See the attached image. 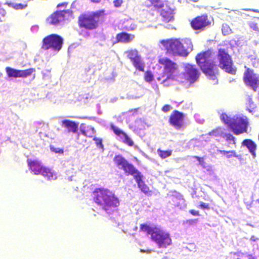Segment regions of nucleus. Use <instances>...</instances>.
Masks as SVG:
<instances>
[{
	"label": "nucleus",
	"mask_w": 259,
	"mask_h": 259,
	"mask_svg": "<svg viewBox=\"0 0 259 259\" xmlns=\"http://www.w3.org/2000/svg\"><path fill=\"white\" fill-rule=\"evenodd\" d=\"M93 197L96 203L101 206L108 214H111L113 210L120 204L119 198L114 193L108 189L99 188L96 189L93 193Z\"/></svg>",
	"instance_id": "f257e3e1"
},
{
	"label": "nucleus",
	"mask_w": 259,
	"mask_h": 259,
	"mask_svg": "<svg viewBox=\"0 0 259 259\" xmlns=\"http://www.w3.org/2000/svg\"><path fill=\"white\" fill-rule=\"evenodd\" d=\"M114 161L119 169L123 170L125 173L134 177L138 188L142 192L147 194L149 190V187L143 181L144 176L133 164L120 155H115Z\"/></svg>",
	"instance_id": "f03ea898"
},
{
	"label": "nucleus",
	"mask_w": 259,
	"mask_h": 259,
	"mask_svg": "<svg viewBox=\"0 0 259 259\" xmlns=\"http://www.w3.org/2000/svg\"><path fill=\"white\" fill-rule=\"evenodd\" d=\"M197 64L202 71L210 79L214 82L213 84L218 83L217 74L218 73V67L213 60L211 52L207 50L199 53L195 57Z\"/></svg>",
	"instance_id": "7ed1b4c3"
},
{
	"label": "nucleus",
	"mask_w": 259,
	"mask_h": 259,
	"mask_svg": "<svg viewBox=\"0 0 259 259\" xmlns=\"http://www.w3.org/2000/svg\"><path fill=\"white\" fill-rule=\"evenodd\" d=\"M140 229L150 235L151 240L159 248H165L171 243L169 233L160 227H152L146 224H143L140 225Z\"/></svg>",
	"instance_id": "20e7f679"
},
{
	"label": "nucleus",
	"mask_w": 259,
	"mask_h": 259,
	"mask_svg": "<svg viewBox=\"0 0 259 259\" xmlns=\"http://www.w3.org/2000/svg\"><path fill=\"white\" fill-rule=\"evenodd\" d=\"M160 42L168 53L174 55L187 56L193 50L191 40L188 38L184 40L186 46L178 39L162 40Z\"/></svg>",
	"instance_id": "39448f33"
},
{
	"label": "nucleus",
	"mask_w": 259,
	"mask_h": 259,
	"mask_svg": "<svg viewBox=\"0 0 259 259\" xmlns=\"http://www.w3.org/2000/svg\"><path fill=\"white\" fill-rule=\"evenodd\" d=\"M219 113L220 114L221 120L227 124L235 135H238L247 132L248 121L246 117L234 116L231 117L225 113Z\"/></svg>",
	"instance_id": "423d86ee"
},
{
	"label": "nucleus",
	"mask_w": 259,
	"mask_h": 259,
	"mask_svg": "<svg viewBox=\"0 0 259 259\" xmlns=\"http://www.w3.org/2000/svg\"><path fill=\"white\" fill-rule=\"evenodd\" d=\"M105 11L101 10L90 14L81 15L78 19L80 27L89 30H93L97 28L100 17L104 15Z\"/></svg>",
	"instance_id": "0eeeda50"
},
{
	"label": "nucleus",
	"mask_w": 259,
	"mask_h": 259,
	"mask_svg": "<svg viewBox=\"0 0 259 259\" xmlns=\"http://www.w3.org/2000/svg\"><path fill=\"white\" fill-rule=\"evenodd\" d=\"M27 163L30 169L35 175L40 174L48 180L57 179V175L52 170L44 166L40 161L28 159Z\"/></svg>",
	"instance_id": "6e6552de"
},
{
	"label": "nucleus",
	"mask_w": 259,
	"mask_h": 259,
	"mask_svg": "<svg viewBox=\"0 0 259 259\" xmlns=\"http://www.w3.org/2000/svg\"><path fill=\"white\" fill-rule=\"evenodd\" d=\"M218 59L219 61V66L224 70L226 72L235 74L236 69L233 67V61L228 51L225 49H218L217 54Z\"/></svg>",
	"instance_id": "1a4fd4ad"
},
{
	"label": "nucleus",
	"mask_w": 259,
	"mask_h": 259,
	"mask_svg": "<svg viewBox=\"0 0 259 259\" xmlns=\"http://www.w3.org/2000/svg\"><path fill=\"white\" fill-rule=\"evenodd\" d=\"M63 38L56 34H52L46 36L42 40L41 48L44 50L52 49L58 52L62 48Z\"/></svg>",
	"instance_id": "9d476101"
},
{
	"label": "nucleus",
	"mask_w": 259,
	"mask_h": 259,
	"mask_svg": "<svg viewBox=\"0 0 259 259\" xmlns=\"http://www.w3.org/2000/svg\"><path fill=\"white\" fill-rule=\"evenodd\" d=\"M157 9L163 18V21L170 22L174 19L173 10L168 7L164 0H148Z\"/></svg>",
	"instance_id": "9b49d317"
},
{
	"label": "nucleus",
	"mask_w": 259,
	"mask_h": 259,
	"mask_svg": "<svg viewBox=\"0 0 259 259\" xmlns=\"http://www.w3.org/2000/svg\"><path fill=\"white\" fill-rule=\"evenodd\" d=\"M159 62L164 66V74L166 78L162 82L164 84H166L167 79L172 78L173 74L177 69V66L175 62L166 58H161L159 59Z\"/></svg>",
	"instance_id": "f8f14e48"
},
{
	"label": "nucleus",
	"mask_w": 259,
	"mask_h": 259,
	"mask_svg": "<svg viewBox=\"0 0 259 259\" xmlns=\"http://www.w3.org/2000/svg\"><path fill=\"white\" fill-rule=\"evenodd\" d=\"M243 80L246 85L256 92L259 85V74L247 68L244 73Z\"/></svg>",
	"instance_id": "ddd939ff"
},
{
	"label": "nucleus",
	"mask_w": 259,
	"mask_h": 259,
	"mask_svg": "<svg viewBox=\"0 0 259 259\" xmlns=\"http://www.w3.org/2000/svg\"><path fill=\"white\" fill-rule=\"evenodd\" d=\"M199 75L200 72L195 67V65L190 64H187L185 65L184 76L190 83L195 82L198 79Z\"/></svg>",
	"instance_id": "4468645a"
},
{
	"label": "nucleus",
	"mask_w": 259,
	"mask_h": 259,
	"mask_svg": "<svg viewBox=\"0 0 259 259\" xmlns=\"http://www.w3.org/2000/svg\"><path fill=\"white\" fill-rule=\"evenodd\" d=\"M34 71L35 69L33 68H29L26 70H18L10 67L6 68V73L9 77H26L30 75Z\"/></svg>",
	"instance_id": "2eb2a0df"
},
{
	"label": "nucleus",
	"mask_w": 259,
	"mask_h": 259,
	"mask_svg": "<svg viewBox=\"0 0 259 259\" xmlns=\"http://www.w3.org/2000/svg\"><path fill=\"white\" fill-rule=\"evenodd\" d=\"M184 118L183 113L175 110L170 116L169 122L176 129L180 130L183 125Z\"/></svg>",
	"instance_id": "dca6fc26"
},
{
	"label": "nucleus",
	"mask_w": 259,
	"mask_h": 259,
	"mask_svg": "<svg viewBox=\"0 0 259 259\" xmlns=\"http://www.w3.org/2000/svg\"><path fill=\"white\" fill-rule=\"evenodd\" d=\"M110 128L113 133L118 136L120 140L124 144L129 146H133L134 145V142L131 138L122 130L118 128L117 126L114 125L113 124H111Z\"/></svg>",
	"instance_id": "f3484780"
},
{
	"label": "nucleus",
	"mask_w": 259,
	"mask_h": 259,
	"mask_svg": "<svg viewBox=\"0 0 259 259\" xmlns=\"http://www.w3.org/2000/svg\"><path fill=\"white\" fill-rule=\"evenodd\" d=\"M61 125L65 128V131L67 133L77 134V136H79L78 131L79 128L78 122L65 119L61 121Z\"/></svg>",
	"instance_id": "a211bd4d"
},
{
	"label": "nucleus",
	"mask_w": 259,
	"mask_h": 259,
	"mask_svg": "<svg viewBox=\"0 0 259 259\" xmlns=\"http://www.w3.org/2000/svg\"><path fill=\"white\" fill-rule=\"evenodd\" d=\"M210 136L215 137H221L226 139L229 144H235V138L231 134L224 132L221 128H218L208 134Z\"/></svg>",
	"instance_id": "6ab92c4d"
},
{
	"label": "nucleus",
	"mask_w": 259,
	"mask_h": 259,
	"mask_svg": "<svg viewBox=\"0 0 259 259\" xmlns=\"http://www.w3.org/2000/svg\"><path fill=\"white\" fill-rule=\"evenodd\" d=\"M172 204L176 207L182 209L185 207V201L183 196L179 192L174 191L170 196Z\"/></svg>",
	"instance_id": "aec40b11"
},
{
	"label": "nucleus",
	"mask_w": 259,
	"mask_h": 259,
	"mask_svg": "<svg viewBox=\"0 0 259 259\" xmlns=\"http://www.w3.org/2000/svg\"><path fill=\"white\" fill-rule=\"evenodd\" d=\"M206 20L207 18L206 17H198L191 22V26L195 30L203 29L208 24Z\"/></svg>",
	"instance_id": "412c9836"
},
{
	"label": "nucleus",
	"mask_w": 259,
	"mask_h": 259,
	"mask_svg": "<svg viewBox=\"0 0 259 259\" xmlns=\"http://www.w3.org/2000/svg\"><path fill=\"white\" fill-rule=\"evenodd\" d=\"M241 145L242 146L247 148L249 153L254 158L256 157V144L252 140L245 139L242 141Z\"/></svg>",
	"instance_id": "4be33fe9"
},
{
	"label": "nucleus",
	"mask_w": 259,
	"mask_h": 259,
	"mask_svg": "<svg viewBox=\"0 0 259 259\" xmlns=\"http://www.w3.org/2000/svg\"><path fill=\"white\" fill-rule=\"evenodd\" d=\"M63 21V18L59 11L56 12L52 14L47 19V22L51 25L57 26Z\"/></svg>",
	"instance_id": "5701e85b"
},
{
	"label": "nucleus",
	"mask_w": 259,
	"mask_h": 259,
	"mask_svg": "<svg viewBox=\"0 0 259 259\" xmlns=\"http://www.w3.org/2000/svg\"><path fill=\"white\" fill-rule=\"evenodd\" d=\"M80 133L84 136L92 137L95 133V128L90 125L86 126L85 124L82 123L79 126Z\"/></svg>",
	"instance_id": "b1692460"
},
{
	"label": "nucleus",
	"mask_w": 259,
	"mask_h": 259,
	"mask_svg": "<svg viewBox=\"0 0 259 259\" xmlns=\"http://www.w3.org/2000/svg\"><path fill=\"white\" fill-rule=\"evenodd\" d=\"M134 38V35H131L125 32H122L117 34L116 38L117 42H129Z\"/></svg>",
	"instance_id": "393cba45"
},
{
	"label": "nucleus",
	"mask_w": 259,
	"mask_h": 259,
	"mask_svg": "<svg viewBox=\"0 0 259 259\" xmlns=\"http://www.w3.org/2000/svg\"><path fill=\"white\" fill-rule=\"evenodd\" d=\"M132 63L137 69L140 71H144V65L140 56H138L137 58L134 60L132 61Z\"/></svg>",
	"instance_id": "a878e982"
},
{
	"label": "nucleus",
	"mask_w": 259,
	"mask_h": 259,
	"mask_svg": "<svg viewBox=\"0 0 259 259\" xmlns=\"http://www.w3.org/2000/svg\"><path fill=\"white\" fill-rule=\"evenodd\" d=\"M60 15L63 18V21L68 20L72 17V12L70 10H66L59 11Z\"/></svg>",
	"instance_id": "bb28decb"
},
{
	"label": "nucleus",
	"mask_w": 259,
	"mask_h": 259,
	"mask_svg": "<svg viewBox=\"0 0 259 259\" xmlns=\"http://www.w3.org/2000/svg\"><path fill=\"white\" fill-rule=\"evenodd\" d=\"M157 153L162 158H165L171 155L172 151L171 150H162L160 149H158Z\"/></svg>",
	"instance_id": "cd10ccee"
},
{
	"label": "nucleus",
	"mask_w": 259,
	"mask_h": 259,
	"mask_svg": "<svg viewBox=\"0 0 259 259\" xmlns=\"http://www.w3.org/2000/svg\"><path fill=\"white\" fill-rule=\"evenodd\" d=\"M247 108L249 112H251V109H254L256 107L255 104L254 103L252 98L248 96L247 98Z\"/></svg>",
	"instance_id": "c85d7f7f"
},
{
	"label": "nucleus",
	"mask_w": 259,
	"mask_h": 259,
	"mask_svg": "<svg viewBox=\"0 0 259 259\" xmlns=\"http://www.w3.org/2000/svg\"><path fill=\"white\" fill-rule=\"evenodd\" d=\"M218 152L222 154L223 155H226L227 154H229L230 153H234V157L240 159L241 157V155H237L236 154V152L235 150H230V151H226V150H218Z\"/></svg>",
	"instance_id": "c756f323"
},
{
	"label": "nucleus",
	"mask_w": 259,
	"mask_h": 259,
	"mask_svg": "<svg viewBox=\"0 0 259 259\" xmlns=\"http://www.w3.org/2000/svg\"><path fill=\"white\" fill-rule=\"evenodd\" d=\"M9 6L13 8L16 10H22L25 9L27 5L26 4L23 5L22 4H17V3H11L9 4Z\"/></svg>",
	"instance_id": "7c9ffc66"
},
{
	"label": "nucleus",
	"mask_w": 259,
	"mask_h": 259,
	"mask_svg": "<svg viewBox=\"0 0 259 259\" xmlns=\"http://www.w3.org/2000/svg\"><path fill=\"white\" fill-rule=\"evenodd\" d=\"M222 30L223 34L225 35L230 34L231 32V29L229 26L226 24H223Z\"/></svg>",
	"instance_id": "2f4dec72"
},
{
	"label": "nucleus",
	"mask_w": 259,
	"mask_h": 259,
	"mask_svg": "<svg viewBox=\"0 0 259 259\" xmlns=\"http://www.w3.org/2000/svg\"><path fill=\"white\" fill-rule=\"evenodd\" d=\"M127 56L132 62L139 56L138 55V52L137 51H131L128 52Z\"/></svg>",
	"instance_id": "473e14b6"
},
{
	"label": "nucleus",
	"mask_w": 259,
	"mask_h": 259,
	"mask_svg": "<svg viewBox=\"0 0 259 259\" xmlns=\"http://www.w3.org/2000/svg\"><path fill=\"white\" fill-rule=\"evenodd\" d=\"M42 74L43 79L47 80L48 81H50L51 77L50 70H45L42 71Z\"/></svg>",
	"instance_id": "72a5a7b5"
},
{
	"label": "nucleus",
	"mask_w": 259,
	"mask_h": 259,
	"mask_svg": "<svg viewBox=\"0 0 259 259\" xmlns=\"http://www.w3.org/2000/svg\"><path fill=\"white\" fill-rule=\"evenodd\" d=\"M93 140L95 142L97 147H98L99 148H101L102 149H104V145L102 143V139L95 137L93 138Z\"/></svg>",
	"instance_id": "f704fd0d"
},
{
	"label": "nucleus",
	"mask_w": 259,
	"mask_h": 259,
	"mask_svg": "<svg viewBox=\"0 0 259 259\" xmlns=\"http://www.w3.org/2000/svg\"><path fill=\"white\" fill-rule=\"evenodd\" d=\"M145 79L147 82H151L153 79V75L151 72L147 71L145 74Z\"/></svg>",
	"instance_id": "c9c22d12"
},
{
	"label": "nucleus",
	"mask_w": 259,
	"mask_h": 259,
	"mask_svg": "<svg viewBox=\"0 0 259 259\" xmlns=\"http://www.w3.org/2000/svg\"><path fill=\"white\" fill-rule=\"evenodd\" d=\"M228 16L230 17H235L237 18V16H239L241 15V13L238 10H234L229 12Z\"/></svg>",
	"instance_id": "e433bc0d"
},
{
	"label": "nucleus",
	"mask_w": 259,
	"mask_h": 259,
	"mask_svg": "<svg viewBox=\"0 0 259 259\" xmlns=\"http://www.w3.org/2000/svg\"><path fill=\"white\" fill-rule=\"evenodd\" d=\"M50 149L52 151L56 153L61 154L63 153V150L62 149L55 147L52 145L50 146Z\"/></svg>",
	"instance_id": "4c0bfd02"
},
{
	"label": "nucleus",
	"mask_w": 259,
	"mask_h": 259,
	"mask_svg": "<svg viewBox=\"0 0 259 259\" xmlns=\"http://www.w3.org/2000/svg\"><path fill=\"white\" fill-rule=\"evenodd\" d=\"M249 25L251 29H252L253 30L256 31H259L257 25L255 22H250L249 23Z\"/></svg>",
	"instance_id": "58836bf2"
},
{
	"label": "nucleus",
	"mask_w": 259,
	"mask_h": 259,
	"mask_svg": "<svg viewBox=\"0 0 259 259\" xmlns=\"http://www.w3.org/2000/svg\"><path fill=\"white\" fill-rule=\"evenodd\" d=\"M199 206L203 209H208L209 208V204L203 202H200Z\"/></svg>",
	"instance_id": "ea45409f"
},
{
	"label": "nucleus",
	"mask_w": 259,
	"mask_h": 259,
	"mask_svg": "<svg viewBox=\"0 0 259 259\" xmlns=\"http://www.w3.org/2000/svg\"><path fill=\"white\" fill-rule=\"evenodd\" d=\"M123 3L122 0H114L113 1L114 6L116 8L120 7Z\"/></svg>",
	"instance_id": "a19ab883"
},
{
	"label": "nucleus",
	"mask_w": 259,
	"mask_h": 259,
	"mask_svg": "<svg viewBox=\"0 0 259 259\" xmlns=\"http://www.w3.org/2000/svg\"><path fill=\"white\" fill-rule=\"evenodd\" d=\"M172 109V107L169 105H165L162 108V110L164 112H167L170 111Z\"/></svg>",
	"instance_id": "79ce46f5"
},
{
	"label": "nucleus",
	"mask_w": 259,
	"mask_h": 259,
	"mask_svg": "<svg viewBox=\"0 0 259 259\" xmlns=\"http://www.w3.org/2000/svg\"><path fill=\"white\" fill-rule=\"evenodd\" d=\"M189 212L193 215L198 216L199 215V212L198 211H196L194 209H191L189 210Z\"/></svg>",
	"instance_id": "37998d69"
},
{
	"label": "nucleus",
	"mask_w": 259,
	"mask_h": 259,
	"mask_svg": "<svg viewBox=\"0 0 259 259\" xmlns=\"http://www.w3.org/2000/svg\"><path fill=\"white\" fill-rule=\"evenodd\" d=\"M38 29V26L37 25L32 26L31 28V30L33 32H36Z\"/></svg>",
	"instance_id": "c03bdc74"
},
{
	"label": "nucleus",
	"mask_w": 259,
	"mask_h": 259,
	"mask_svg": "<svg viewBox=\"0 0 259 259\" xmlns=\"http://www.w3.org/2000/svg\"><path fill=\"white\" fill-rule=\"evenodd\" d=\"M6 15V11L3 9H0V15L5 17Z\"/></svg>",
	"instance_id": "a18cd8bd"
},
{
	"label": "nucleus",
	"mask_w": 259,
	"mask_h": 259,
	"mask_svg": "<svg viewBox=\"0 0 259 259\" xmlns=\"http://www.w3.org/2000/svg\"><path fill=\"white\" fill-rule=\"evenodd\" d=\"M197 220H189L187 221V223L189 225H192L196 222Z\"/></svg>",
	"instance_id": "49530a36"
},
{
	"label": "nucleus",
	"mask_w": 259,
	"mask_h": 259,
	"mask_svg": "<svg viewBox=\"0 0 259 259\" xmlns=\"http://www.w3.org/2000/svg\"><path fill=\"white\" fill-rule=\"evenodd\" d=\"M118 98L116 97H114L110 99V102L114 103L117 101Z\"/></svg>",
	"instance_id": "de8ad7c7"
},
{
	"label": "nucleus",
	"mask_w": 259,
	"mask_h": 259,
	"mask_svg": "<svg viewBox=\"0 0 259 259\" xmlns=\"http://www.w3.org/2000/svg\"><path fill=\"white\" fill-rule=\"evenodd\" d=\"M226 156L228 158H231L232 156H234V153H230L229 154H227Z\"/></svg>",
	"instance_id": "09e8293b"
},
{
	"label": "nucleus",
	"mask_w": 259,
	"mask_h": 259,
	"mask_svg": "<svg viewBox=\"0 0 259 259\" xmlns=\"http://www.w3.org/2000/svg\"><path fill=\"white\" fill-rule=\"evenodd\" d=\"M195 158L197 159V160L199 162L200 164L203 161V159L201 157L196 156Z\"/></svg>",
	"instance_id": "8fccbe9b"
},
{
	"label": "nucleus",
	"mask_w": 259,
	"mask_h": 259,
	"mask_svg": "<svg viewBox=\"0 0 259 259\" xmlns=\"http://www.w3.org/2000/svg\"><path fill=\"white\" fill-rule=\"evenodd\" d=\"M165 28H167V29H172V26L170 25V24H167L165 26Z\"/></svg>",
	"instance_id": "3c124183"
},
{
	"label": "nucleus",
	"mask_w": 259,
	"mask_h": 259,
	"mask_svg": "<svg viewBox=\"0 0 259 259\" xmlns=\"http://www.w3.org/2000/svg\"><path fill=\"white\" fill-rule=\"evenodd\" d=\"M140 252H142V253H144V252L150 253V252H151V251H150V250L146 251V250H144V249H141L140 250Z\"/></svg>",
	"instance_id": "603ef678"
},
{
	"label": "nucleus",
	"mask_w": 259,
	"mask_h": 259,
	"mask_svg": "<svg viewBox=\"0 0 259 259\" xmlns=\"http://www.w3.org/2000/svg\"><path fill=\"white\" fill-rule=\"evenodd\" d=\"M256 239H257V238H256L254 236H251L250 238V240L253 241H255Z\"/></svg>",
	"instance_id": "864d4df0"
},
{
	"label": "nucleus",
	"mask_w": 259,
	"mask_h": 259,
	"mask_svg": "<svg viewBox=\"0 0 259 259\" xmlns=\"http://www.w3.org/2000/svg\"><path fill=\"white\" fill-rule=\"evenodd\" d=\"M101 0H91V1L93 3H99L101 2Z\"/></svg>",
	"instance_id": "5fc2aeb1"
},
{
	"label": "nucleus",
	"mask_w": 259,
	"mask_h": 259,
	"mask_svg": "<svg viewBox=\"0 0 259 259\" xmlns=\"http://www.w3.org/2000/svg\"><path fill=\"white\" fill-rule=\"evenodd\" d=\"M3 21H4V20H3L1 18H0V22H2Z\"/></svg>",
	"instance_id": "6e6d98bb"
},
{
	"label": "nucleus",
	"mask_w": 259,
	"mask_h": 259,
	"mask_svg": "<svg viewBox=\"0 0 259 259\" xmlns=\"http://www.w3.org/2000/svg\"><path fill=\"white\" fill-rule=\"evenodd\" d=\"M257 201H258V202L259 203V199H258V200H257Z\"/></svg>",
	"instance_id": "4d7b16f0"
}]
</instances>
